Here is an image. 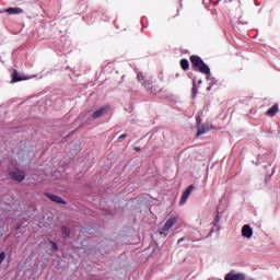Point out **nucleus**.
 I'll list each match as a JSON object with an SVG mask.
<instances>
[{
  "instance_id": "obj_13",
  "label": "nucleus",
  "mask_w": 280,
  "mask_h": 280,
  "mask_svg": "<svg viewBox=\"0 0 280 280\" xmlns=\"http://www.w3.org/2000/svg\"><path fill=\"white\" fill-rule=\"evenodd\" d=\"M180 67L184 69V71H187V69H189V61L187 59H182Z\"/></svg>"
},
{
  "instance_id": "obj_4",
  "label": "nucleus",
  "mask_w": 280,
  "mask_h": 280,
  "mask_svg": "<svg viewBox=\"0 0 280 280\" xmlns=\"http://www.w3.org/2000/svg\"><path fill=\"white\" fill-rule=\"evenodd\" d=\"M9 176H11V178H14V180H18V183H23V180H25V172L19 168L10 171Z\"/></svg>"
},
{
  "instance_id": "obj_3",
  "label": "nucleus",
  "mask_w": 280,
  "mask_h": 280,
  "mask_svg": "<svg viewBox=\"0 0 280 280\" xmlns=\"http://www.w3.org/2000/svg\"><path fill=\"white\" fill-rule=\"evenodd\" d=\"M241 235L243 240H253V235H255V231L253 226L249 224H244L241 229Z\"/></svg>"
},
{
  "instance_id": "obj_6",
  "label": "nucleus",
  "mask_w": 280,
  "mask_h": 280,
  "mask_svg": "<svg viewBox=\"0 0 280 280\" xmlns=\"http://www.w3.org/2000/svg\"><path fill=\"white\" fill-rule=\"evenodd\" d=\"M224 280H246V273L230 271L225 275Z\"/></svg>"
},
{
  "instance_id": "obj_2",
  "label": "nucleus",
  "mask_w": 280,
  "mask_h": 280,
  "mask_svg": "<svg viewBox=\"0 0 280 280\" xmlns=\"http://www.w3.org/2000/svg\"><path fill=\"white\" fill-rule=\"evenodd\" d=\"M176 224H178V217L168 218L161 228L160 235H162V237H167V235H170V230L176 226Z\"/></svg>"
},
{
  "instance_id": "obj_17",
  "label": "nucleus",
  "mask_w": 280,
  "mask_h": 280,
  "mask_svg": "<svg viewBox=\"0 0 280 280\" xmlns=\"http://www.w3.org/2000/svg\"><path fill=\"white\" fill-rule=\"evenodd\" d=\"M52 246H54L55 250H58V245L56 243H52Z\"/></svg>"
},
{
  "instance_id": "obj_14",
  "label": "nucleus",
  "mask_w": 280,
  "mask_h": 280,
  "mask_svg": "<svg viewBox=\"0 0 280 280\" xmlns=\"http://www.w3.org/2000/svg\"><path fill=\"white\" fill-rule=\"evenodd\" d=\"M61 231H62L63 235H70V233H71V230H69V228H67V226H62Z\"/></svg>"
},
{
  "instance_id": "obj_1",
  "label": "nucleus",
  "mask_w": 280,
  "mask_h": 280,
  "mask_svg": "<svg viewBox=\"0 0 280 280\" xmlns=\"http://www.w3.org/2000/svg\"><path fill=\"white\" fill-rule=\"evenodd\" d=\"M190 62H191L192 67L196 68L197 71H200V73H203L205 75H209V73H211L209 66L206 65L205 61H202V59H200V57H198V56L190 57Z\"/></svg>"
},
{
  "instance_id": "obj_15",
  "label": "nucleus",
  "mask_w": 280,
  "mask_h": 280,
  "mask_svg": "<svg viewBox=\"0 0 280 280\" xmlns=\"http://www.w3.org/2000/svg\"><path fill=\"white\" fill-rule=\"evenodd\" d=\"M5 257H7L5 252H1V253H0V264H2V262L5 261Z\"/></svg>"
},
{
  "instance_id": "obj_5",
  "label": "nucleus",
  "mask_w": 280,
  "mask_h": 280,
  "mask_svg": "<svg viewBox=\"0 0 280 280\" xmlns=\"http://www.w3.org/2000/svg\"><path fill=\"white\" fill-rule=\"evenodd\" d=\"M11 77H12L11 84H14L16 82H25L26 80H32V77L20 74L19 72H16V70L12 72Z\"/></svg>"
},
{
  "instance_id": "obj_7",
  "label": "nucleus",
  "mask_w": 280,
  "mask_h": 280,
  "mask_svg": "<svg viewBox=\"0 0 280 280\" xmlns=\"http://www.w3.org/2000/svg\"><path fill=\"white\" fill-rule=\"evenodd\" d=\"M191 191H194V186H188L187 189L183 192L179 206L183 207L184 205H187V200L189 199V196H191Z\"/></svg>"
},
{
  "instance_id": "obj_10",
  "label": "nucleus",
  "mask_w": 280,
  "mask_h": 280,
  "mask_svg": "<svg viewBox=\"0 0 280 280\" xmlns=\"http://www.w3.org/2000/svg\"><path fill=\"white\" fill-rule=\"evenodd\" d=\"M138 81L141 82L142 86H144L145 89H150V81L145 80L143 73H138Z\"/></svg>"
},
{
  "instance_id": "obj_8",
  "label": "nucleus",
  "mask_w": 280,
  "mask_h": 280,
  "mask_svg": "<svg viewBox=\"0 0 280 280\" xmlns=\"http://www.w3.org/2000/svg\"><path fill=\"white\" fill-rule=\"evenodd\" d=\"M46 198H49L51 202H56L57 205H67V201L62 199L60 196L54 195L51 192L45 194Z\"/></svg>"
},
{
  "instance_id": "obj_9",
  "label": "nucleus",
  "mask_w": 280,
  "mask_h": 280,
  "mask_svg": "<svg viewBox=\"0 0 280 280\" xmlns=\"http://www.w3.org/2000/svg\"><path fill=\"white\" fill-rule=\"evenodd\" d=\"M108 113V107H101L93 113V119H100V117H104Z\"/></svg>"
},
{
  "instance_id": "obj_18",
  "label": "nucleus",
  "mask_w": 280,
  "mask_h": 280,
  "mask_svg": "<svg viewBox=\"0 0 280 280\" xmlns=\"http://www.w3.org/2000/svg\"><path fill=\"white\" fill-rule=\"evenodd\" d=\"M198 135H205V131H202V129H200V130L198 131Z\"/></svg>"
},
{
  "instance_id": "obj_16",
  "label": "nucleus",
  "mask_w": 280,
  "mask_h": 280,
  "mask_svg": "<svg viewBox=\"0 0 280 280\" xmlns=\"http://www.w3.org/2000/svg\"><path fill=\"white\" fill-rule=\"evenodd\" d=\"M126 137H128L126 133L121 135L118 137L119 140L126 139Z\"/></svg>"
},
{
  "instance_id": "obj_12",
  "label": "nucleus",
  "mask_w": 280,
  "mask_h": 280,
  "mask_svg": "<svg viewBox=\"0 0 280 280\" xmlns=\"http://www.w3.org/2000/svg\"><path fill=\"white\" fill-rule=\"evenodd\" d=\"M8 14H22L23 9L21 8H9L7 9Z\"/></svg>"
},
{
  "instance_id": "obj_11",
  "label": "nucleus",
  "mask_w": 280,
  "mask_h": 280,
  "mask_svg": "<svg viewBox=\"0 0 280 280\" xmlns=\"http://www.w3.org/2000/svg\"><path fill=\"white\" fill-rule=\"evenodd\" d=\"M276 113H279V105H273V106H271V107L267 110L266 115H268V117H275V114H276Z\"/></svg>"
}]
</instances>
